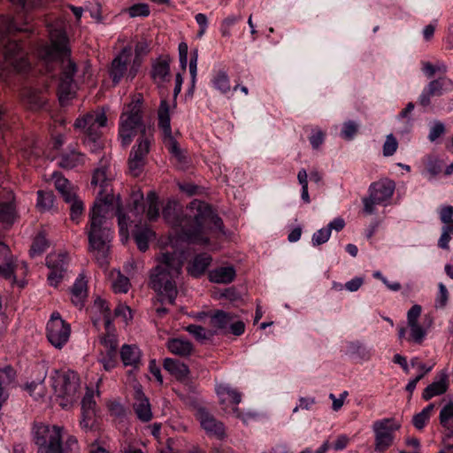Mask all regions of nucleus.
<instances>
[{"instance_id":"f257e3e1","label":"nucleus","mask_w":453,"mask_h":453,"mask_svg":"<svg viewBox=\"0 0 453 453\" xmlns=\"http://www.w3.org/2000/svg\"><path fill=\"white\" fill-rule=\"evenodd\" d=\"M180 212L179 203L169 200L164 207L162 214L167 223L180 227L181 237L190 243L207 244L211 232L223 233L222 219L205 202L194 200L181 214Z\"/></svg>"},{"instance_id":"f03ea898","label":"nucleus","mask_w":453,"mask_h":453,"mask_svg":"<svg viewBox=\"0 0 453 453\" xmlns=\"http://www.w3.org/2000/svg\"><path fill=\"white\" fill-rule=\"evenodd\" d=\"M50 43L39 49V56L46 61L59 60L63 64V71L58 86V100L61 105H66L75 96L76 84L73 76L76 65L70 58L71 49L66 33L62 28L50 29Z\"/></svg>"},{"instance_id":"7ed1b4c3","label":"nucleus","mask_w":453,"mask_h":453,"mask_svg":"<svg viewBox=\"0 0 453 453\" xmlns=\"http://www.w3.org/2000/svg\"><path fill=\"white\" fill-rule=\"evenodd\" d=\"M158 265L150 273V286L158 295V301L174 304L178 295L176 279L181 273V252H165L158 257Z\"/></svg>"},{"instance_id":"20e7f679","label":"nucleus","mask_w":453,"mask_h":453,"mask_svg":"<svg viewBox=\"0 0 453 453\" xmlns=\"http://www.w3.org/2000/svg\"><path fill=\"white\" fill-rule=\"evenodd\" d=\"M110 208L102 203L95 202L89 211V222L87 227L89 250L94 253L101 266L107 264L112 240L111 224L107 221Z\"/></svg>"},{"instance_id":"39448f33","label":"nucleus","mask_w":453,"mask_h":453,"mask_svg":"<svg viewBox=\"0 0 453 453\" xmlns=\"http://www.w3.org/2000/svg\"><path fill=\"white\" fill-rule=\"evenodd\" d=\"M140 50L142 47L137 44L136 56L133 58L132 48L126 46L113 58L108 68V74L114 86L119 85L122 80L130 82L136 77L142 65Z\"/></svg>"},{"instance_id":"423d86ee","label":"nucleus","mask_w":453,"mask_h":453,"mask_svg":"<svg viewBox=\"0 0 453 453\" xmlns=\"http://www.w3.org/2000/svg\"><path fill=\"white\" fill-rule=\"evenodd\" d=\"M52 387L57 401L63 409L69 408L79 398L80 378L73 371L57 373L53 377Z\"/></svg>"},{"instance_id":"0eeeda50","label":"nucleus","mask_w":453,"mask_h":453,"mask_svg":"<svg viewBox=\"0 0 453 453\" xmlns=\"http://www.w3.org/2000/svg\"><path fill=\"white\" fill-rule=\"evenodd\" d=\"M62 428L37 424L34 426V440L38 446V453H65L61 444Z\"/></svg>"},{"instance_id":"6e6552de","label":"nucleus","mask_w":453,"mask_h":453,"mask_svg":"<svg viewBox=\"0 0 453 453\" xmlns=\"http://www.w3.org/2000/svg\"><path fill=\"white\" fill-rule=\"evenodd\" d=\"M138 134L139 138L150 136V140H153V129L142 121V115H122L119 128L122 145H129Z\"/></svg>"},{"instance_id":"1a4fd4ad","label":"nucleus","mask_w":453,"mask_h":453,"mask_svg":"<svg viewBox=\"0 0 453 453\" xmlns=\"http://www.w3.org/2000/svg\"><path fill=\"white\" fill-rule=\"evenodd\" d=\"M395 182L382 179L372 183L369 187V196L363 198V212L371 215L374 212L375 204H380L391 198L395 190Z\"/></svg>"},{"instance_id":"9d476101","label":"nucleus","mask_w":453,"mask_h":453,"mask_svg":"<svg viewBox=\"0 0 453 453\" xmlns=\"http://www.w3.org/2000/svg\"><path fill=\"white\" fill-rule=\"evenodd\" d=\"M401 427L395 418H383L373 423L375 434L374 449L378 452L386 451L394 442V433Z\"/></svg>"},{"instance_id":"9b49d317","label":"nucleus","mask_w":453,"mask_h":453,"mask_svg":"<svg viewBox=\"0 0 453 453\" xmlns=\"http://www.w3.org/2000/svg\"><path fill=\"white\" fill-rule=\"evenodd\" d=\"M112 175L109 173L106 166L96 168L92 176L91 186L98 188L97 197L95 202L102 203V204L111 207L114 196L112 189Z\"/></svg>"},{"instance_id":"f8f14e48","label":"nucleus","mask_w":453,"mask_h":453,"mask_svg":"<svg viewBox=\"0 0 453 453\" xmlns=\"http://www.w3.org/2000/svg\"><path fill=\"white\" fill-rule=\"evenodd\" d=\"M71 335V326L62 319L58 312H53L46 326V336L52 346L61 349Z\"/></svg>"},{"instance_id":"ddd939ff","label":"nucleus","mask_w":453,"mask_h":453,"mask_svg":"<svg viewBox=\"0 0 453 453\" xmlns=\"http://www.w3.org/2000/svg\"><path fill=\"white\" fill-rule=\"evenodd\" d=\"M151 142L150 136L139 138L137 144L133 147L128 158V169L133 176L137 177L142 173Z\"/></svg>"},{"instance_id":"4468645a","label":"nucleus","mask_w":453,"mask_h":453,"mask_svg":"<svg viewBox=\"0 0 453 453\" xmlns=\"http://www.w3.org/2000/svg\"><path fill=\"white\" fill-rule=\"evenodd\" d=\"M217 395L222 410L228 414H234L237 418H242L237 405L241 403L242 395L228 385L220 384L216 388Z\"/></svg>"},{"instance_id":"2eb2a0df","label":"nucleus","mask_w":453,"mask_h":453,"mask_svg":"<svg viewBox=\"0 0 453 453\" xmlns=\"http://www.w3.org/2000/svg\"><path fill=\"white\" fill-rule=\"evenodd\" d=\"M4 58L5 62L18 72H25L28 68L23 47L15 41H9L4 45Z\"/></svg>"},{"instance_id":"dca6fc26","label":"nucleus","mask_w":453,"mask_h":453,"mask_svg":"<svg viewBox=\"0 0 453 453\" xmlns=\"http://www.w3.org/2000/svg\"><path fill=\"white\" fill-rule=\"evenodd\" d=\"M68 264L66 253H51L46 257V265L50 269L48 280L51 286H57L64 277Z\"/></svg>"},{"instance_id":"f3484780","label":"nucleus","mask_w":453,"mask_h":453,"mask_svg":"<svg viewBox=\"0 0 453 453\" xmlns=\"http://www.w3.org/2000/svg\"><path fill=\"white\" fill-rule=\"evenodd\" d=\"M100 342L104 346V350L101 352L99 361L105 371H110L117 365V337L112 334H107L100 338Z\"/></svg>"},{"instance_id":"a211bd4d","label":"nucleus","mask_w":453,"mask_h":453,"mask_svg":"<svg viewBox=\"0 0 453 453\" xmlns=\"http://www.w3.org/2000/svg\"><path fill=\"white\" fill-rule=\"evenodd\" d=\"M196 418L201 426L210 436L222 440L226 437L225 426L222 422L217 420L212 414L203 408H200L196 411Z\"/></svg>"},{"instance_id":"6ab92c4d","label":"nucleus","mask_w":453,"mask_h":453,"mask_svg":"<svg viewBox=\"0 0 453 453\" xmlns=\"http://www.w3.org/2000/svg\"><path fill=\"white\" fill-rule=\"evenodd\" d=\"M23 101L31 111H50L47 96L35 88H26L23 92Z\"/></svg>"},{"instance_id":"aec40b11","label":"nucleus","mask_w":453,"mask_h":453,"mask_svg":"<svg viewBox=\"0 0 453 453\" xmlns=\"http://www.w3.org/2000/svg\"><path fill=\"white\" fill-rule=\"evenodd\" d=\"M170 62L171 58L169 55L159 56L152 62L151 77L155 82L162 83L165 81L166 77L169 76Z\"/></svg>"},{"instance_id":"412c9836","label":"nucleus","mask_w":453,"mask_h":453,"mask_svg":"<svg viewBox=\"0 0 453 453\" xmlns=\"http://www.w3.org/2000/svg\"><path fill=\"white\" fill-rule=\"evenodd\" d=\"M134 411L138 418L142 422H148L152 418V412L149 399L145 396L143 392L138 388L134 394Z\"/></svg>"},{"instance_id":"4be33fe9","label":"nucleus","mask_w":453,"mask_h":453,"mask_svg":"<svg viewBox=\"0 0 453 453\" xmlns=\"http://www.w3.org/2000/svg\"><path fill=\"white\" fill-rule=\"evenodd\" d=\"M449 388L448 374L441 372L437 375V380L428 385L422 393V397L428 401L431 398L444 394Z\"/></svg>"},{"instance_id":"5701e85b","label":"nucleus","mask_w":453,"mask_h":453,"mask_svg":"<svg viewBox=\"0 0 453 453\" xmlns=\"http://www.w3.org/2000/svg\"><path fill=\"white\" fill-rule=\"evenodd\" d=\"M53 180L56 189L61 194L65 202L71 203L77 196L76 188L61 173H53Z\"/></svg>"},{"instance_id":"b1692460","label":"nucleus","mask_w":453,"mask_h":453,"mask_svg":"<svg viewBox=\"0 0 453 453\" xmlns=\"http://www.w3.org/2000/svg\"><path fill=\"white\" fill-rule=\"evenodd\" d=\"M163 366L180 381H184L188 378L189 369L188 365L179 360L167 357L164 360Z\"/></svg>"},{"instance_id":"393cba45","label":"nucleus","mask_w":453,"mask_h":453,"mask_svg":"<svg viewBox=\"0 0 453 453\" xmlns=\"http://www.w3.org/2000/svg\"><path fill=\"white\" fill-rule=\"evenodd\" d=\"M141 350L135 345L124 344L120 349V358L124 366L138 368L141 364Z\"/></svg>"},{"instance_id":"a878e982","label":"nucleus","mask_w":453,"mask_h":453,"mask_svg":"<svg viewBox=\"0 0 453 453\" xmlns=\"http://www.w3.org/2000/svg\"><path fill=\"white\" fill-rule=\"evenodd\" d=\"M15 270L11 250L7 245L0 242V275L10 279Z\"/></svg>"},{"instance_id":"bb28decb","label":"nucleus","mask_w":453,"mask_h":453,"mask_svg":"<svg viewBox=\"0 0 453 453\" xmlns=\"http://www.w3.org/2000/svg\"><path fill=\"white\" fill-rule=\"evenodd\" d=\"M236 276L234 266H221L211 270L209 273V279L211 282L219 284L231 283Z\"/></svg>"},{"instance_id":"cd10ccee","label":"nucleus","mask_w":453,"mask_h":453,"mask_svg":"<svg viewBox=\"0 0 453 453\" xmlns=\"http://www.w3.org/2000/svg\"><path fill=\"white\" fill-rule=\"evenodd\" d=\"M211 262V257L206 253L199 254L188 265L187 270L188 274L197 278L204 273Z\"/></svg>"},{"instance_id":"c85d7f7f","label":"nucleus","mask_w":453,"mask_h":453,"mask_svg":"<svg viewBox=\"0 0 453 453\" xmlns=\"http://www.w3.org/2000/svg\"><path fill=\"white\" fill-rule=\"evenodd\" d=\"M166 346L171 353L184 357L190 356L194 350L193 344L189 341L180 338L170 339Z\"/></svg>"},{"instance_id":"c756f323","label":"nucleus","mask_w":453,"mask_h":453,"mask_svg":"<svg viewBox=\"0 0 453 453\" xmlns=\"http://www.w3.org/2000/svg\"><path fill=\"white\" fill-rule=\"evenodd\" d=\"M88 296L87 281L83 274H81L72 288V302L76 306H83Z\"/></svg>"},{"instance_id":"7c9ffc66","label":"nucleus","mask_w":453,"mask_h":453,"mask_svg":"<svg viewBox=\"0 0 453 453\" xmlns=\"http://www.w3.org/2000/svg\"><path fill=\"white\" fill-rule=\"evenodd\" d=\"M427 85L429 86V93L435 94L438 96L453 90V81L447 76L434 79Z\"/></svg>"},{"instance_id":"2f4dec72","label":"nucleus","mask_w":453,"mask_h":453,"mask_svg":"<svg viewBox=\"0 0 453 453\" xmlns=\"http://www.w3.org/2000/svg\"><path fill=\"white\" fill-rule=\"evenodd\" d=\"M440 424L447 431V436L453 435V402L446 403L440 411Z\"/></svg>"},{"instance_id":"473e14b6","label":"nucleus","mask_w":453,"mask_h":453,"mask_svg":"<svg viewBox=\"0 0 453 453\" xmlns=\"http://www.w3.org/2000/svg\"><path fill=\"white\" fill-rule=\"evenodd\" d=\"M234 317L224 311L218 310L210 318V326L215 329L226 330L229 327Z\"/></svg>"},{"instance_id":"72a5a7b5","label":"nucleus","mask_w":453,"mask_h":453,"mask_svg":"<svg viewBox=\"0 0 453 453\" xmlns=\"http://www.w3.org/2000/svg\"><path fill=\"white\" fill-rule=\"evenodd\" d=\"M83 161V155L73 150L69 153L63 154L60 157L58 165L62 168L72 169L81 165Z\"/></svg>"},{"instance_id":"f704fd0d","label":"nucleus","mask_w":453,"mask_h":453,"mask_svg":"<svg viewBox=\"0 0 453 453\" xmlns=\"http://www.w3.org/2000/svg\"><path fill=\"white\" fill-rule=\"evenodd\" d=\"M148 108L145 105L143 96L141 93H135L131 96L130 102L127 104L123 113H142L147 111Z\"/></svg>"},{"instance_id":"c9c22d12","label":"nucleus","mask_w":453,"mask_h":453,"mask_svg":"<svg viewBox=\"0 0 453 453\" xmlns=\"http://www.w3.org/2000/svg\"><path fill=\"white\" fill-rule=\"evenodd\" d=\"M147 218L150 221H154L159 217L158 196L154 190L148 192L146 196Z\"/></svg>"},{"instance_id":"e433bc0d","label":"nucleus","mask_w":453,"mask_h":453,"mask_svg":"<svg viewBox=\"0 0 453 453\" xmlns=\"http://www.w3.org/2000/svg\"><path fill=\"white\" fill-rule=\"evenodd\" d=\"M154 236L151 229L145 227L134 232V238L137 244L138 249L144 252L149 248V241Z\"/></svg>"},{"instance_id":"4c0bfd02","label":"nucleus","mask_w":453,"mask_h":453,"mask_svg":"<svg viewBox=\"0 0 453 453\" xmlns=\"http://www.w3.org/2000/svg\"><path fill=\"white\" fill-rule=\"evenodd\" d=\"M37 207L41 211L50 210L54 205L55 196L52 191L39 190L37 192Z\"/></svg>"},{"instance_id":"58836bf2","label":"nucleus","mask_w":453,"mask_h":453,"mask_svg":"<svg viewBox=\"0 0 453 453\" xmlns=\"http://www.w3.org/2000/svg\"><path fill=\"white\" fill-rule=\"evenodd\" d=\"M15 217V208L12 202L0 203V223L12 225Z\"/></svg>"},{"instance_id":"ea45409f","label":"nucleus","mask_w":453,"mask_h":453,"mask_svg":"<svg viewBox=\"0 0 453 453\" xmlns=\"http://www.w3.org/2000/svg\"><path fill=\"white\" fill-rule=\"evenodd\" d=\"M164 143L168 150L175 157L180 163H186L187 158L184 151L180 148L178 142L173 136H169L167 139H164Z\"/></svg>"},{"instance_id":"a19ab883","label":"nucleus","mask_w":453,"mask_h":453,"mask_svg":"<svg viewBox=\"0 0 453 453\" xmlns=\"http://www.w3.org/2000/svg\"><path fill=\"white\" fill-rule=\"evenodd\" d=\"M213 86L222 93H227L231 89L228 75L225 71H219L212 80Z\"/></svg>"},{"instance_id":"79ce46f5","label":"nucleus","mask_w":453,"mask_h":453,"mask_svg":"<svg viewBox=\"0 0 453 453\" xmlns=\"http://www.w3.org/2000/svg\"><path fill=\"white\" fill-rule=\"evenodd\" d=\"M15 374V371L11 366L0 370V388L9 391L10 387L14 382Z\"/></svg>"},{"instance_id":"37998d69","label":"nucleus","mask_w":453,"mask_h":453,"mask_svg":"<svg viewBox=\"0 0 453 453\" xmlns=\"http://www.w3.org/2000/svg\"><path fill=\"white\" fill-rule=\"evenodd\" d=\"M48 246H49V243H48L46 237L42 234H38L35 238L33 244L31 246V249H30L31 257H35V256L41 255L42 252L45 251V250L48 248Z\"/></svg>"},{"instance_id":"c03bdc74","label":"nucleus","mask_w":453,"mask_h":453,"mask_svg":"<svg viewBox=\"0 0 453 453\" xmlns=\"http://www.w3.org/2000/svg\"><path fill=\"white\" fill-rule=\"evenodd\" d=\"M130 287V281L127 277L117 273L116 278L112 281V289L115 293H127Z\"/></svg>"},{"instance_id":"a18cd8bd","label":"nucleus","mask_w":453,"mask_h":453,"mask_svg":"<svg viewBox=\"0 0 453 453\" xmlns=\"http://www.w3.org/2000/svg\"><path fill=\"white\" fill-rule=\"evenodd\" d=\"M69 203L71 204L70 219L72 221L78 224L79 219L83 214V211H84L83 202L81 199H79L78 196H75L74 199Z\"/></svg>"},{"instance_id":"49530a36","label":"nucleus","mask_w":453,"mask_h":453,"mask_svg":"<svg viewBox=\"0 0 453 453\" xmlns=\"http://www.w3.org/2000/svg\"><path fill=\"white\" fill-rule=\"evenodd\" d=\"M94 309L99 311L103 315V319L106 326L111 323V310L105 300L97 297L94 302Z\"/></svg>"},{"instance_id":"de8ad7c7","label":"nucleus","mask_w":453,"mask_h":453,"mask_svg":"<svg viewBox=\"0 0 453 453\" xmlns=\"http://www.w3.org/2000/svg\"><path fill=\"white\" fill-rule=\"evenodd\" d=\"M242 19V17L241 15H231L223 19L220 26V32L222 36H231V27H233L236 22Z\"/></svg>"},{"instance_id":"09e8293b","label":"nucleus","mask_w":453,"mask_h":453,"mask_svg":"<svg viewBox=\"0 0 453 453\" xmlns=\"http://www.w3.org/2000/svg\"><path fill=\"white\" fill-rule=\"evenodd\" d=\"M131 18L147 17L150 15V8L147 4H136L127 10Z\"/></svg>"},{"instance_id":"8fccbe9b","label":"nucleus","mask_w":453,"mask_h":453,"mask_svg":"<svg viewBox=\"0 0 453 453\" xmlns=\"http://www.w3.org/2000/svg\"><path fill=\"white\" fill-rule=\"evenodd\" d=\"M358 132V125L352 120H349L343 124L341 134L345 140H351Z\"/></svg>"},{"instance_id":"3c124183","label":"nucleus","mask_w":453,"mask_h":453,"mask_svg":"<svg viewBox=\"0 0 453 453\" xmlns=\"http://www.w3.org/2000/svg\"><path fill=\"white\" fill-rule=\"evenodd\" d=\"M132 204L131 210L139 212L144 211L143 193L140 190H134L131 194Z\"/></svg>"},{"instance_id":"603ef678","label":"nucleus","mask_w":453,"mask_h":453,"mask_svg":"<svg viewBox=\"0 0 453 453\" xmlns=\"http://www.w3.org/2000/svg\"><path fill=\"white\" fill-rule=\"evenodd\" d=\"M398 142L393 134H388L383 144V155L385 157L392 156L397 150Z\"/></svg>"},{"instance_id":"864d4df0","label":"nucleus","mask_w":453,"mask_h":453,"mask_svg":"<svg viewBox=\"0 0 453 453\" xmlns=\"http://www.w3.org/2000/svg\"><path fill=\"white\" fill-rule=\"evenodd\" d=\"M116 215L118 217V223H119L120 234H127L129 220H128V218L126 216V214L123 213L122 206L120 203H118L117 210H116Z\"/></svg>"},{"instance_id":"5fc2aeb1","label":"nucleus","mask_w":453,"mask_h":453,"mask_svg":"<svg viewBox=\"0 0 453 453\" xmlns=\"http://www.w3.org/2000/svg\"><path fill=\"white\" fill-rule=\"evenodd\" d=\"M331 235L330 228H321L318 230L313 235H312V244L314 246H319L320 244H323L329 240V237Z\"/></svg>"},{"instance_id":"6e6d98bb","label":"nucleus","mask_w":453,"mask_h":453,"mask_svg":"<svg viewBox=\"0 0 453 453\" xmlns=\"http://www.w3.org/2000/svg\"><path fill=\"white\" fill-rule=\"evenodd\" d=\"M95 411H81V426L85 430L92 428L95 423Z\"/></svg>"},{"instance_id":"4d7b16f0","label":"nucleus","mask_w":453,"mask_h":453,"mask_svg":"<svg viewBox=\"0 0 453 453\" xmlns=\"http://www.w3.org/2000/svg\"><path fill=\"white\" fill-rule=\"evenodd\" d=\"M106 123V115H96V118L93 117V120L91 121L88 127L89 135H96V129L99 127H105Z\"/></svg>"},{"instance_id":"13d9d810","label":"nucleus","mask_w":453,"mask_h":453,"mask_svg":"<svg viewBox=\"0 0 453 453\" xmlns=\"http://www.w3.org/2000/svg\"><path fill=\"white\" fill-rule=\"evenodd\" d=\"M439 293L436 298L435 307L443 308L446 306L449 299V292L444 284L440 283L438 285Z\"/></svg>"},{"instance_id":"bf43d9fd","label":"nucleus","mask_w":453,"mask_h":453,"mask_svg":"<svg viewBox=\"0 0 453 453\" xmlns=\"http://www.w3.org/2000/svg\"><path fill=\"white\" fill-rule=\"evenodd\" d=\"M437 96L435 94L429 93V86L426 85L418 98V104L426 108L431 104L432 98Z\"/></svg>"},{"instance_id":"052dcab7","label":"nucleus","mask_w":453,"mask_h":453,"mask_svg":"<svg viewBox=\"0 0 453 453\" xmlns=\"http://www.w3.org/2000/svg\"><path fill=\"white\" fill-rule=\"evenodd\" d=\"M186 331H188L190 334H192L196 340H205L208 338L206 330L202 326L198 325H189L186 327Z\"/></svg>"},{"instance_id":"680f3d73","label":"nucleus","mask_w":453,"mask_h":453,"mask_svg":"<svg viewBox=\"0 0 453 453\" xmlns=\"http://www.w3.org/2000/svg\"><path fill=\"white\" fill-rule=\"evenodd\" d=\"M179 50V60L180 65L183 72L186 71L188 65V46L185 42H181L178 46Z\"/></svg>"},{"instance_id":"e2e57ef3","label":"nucleus","mask_w":453,"mask_h":453,"mask_svg":"<svg viewBox=\"0 0 453 453\" xmlns=\"http://www.w3.org/2000/svg\"><path fill=\"white\" fill-rule=\"evenodd\" d=\"M159 116V127L162 129L164 134V139L169 138V136H173L171 130V119L170 115H158Z\"/></svg>"},{"instance_id":"0e129e2a","label":"nucleus","mask_w":453,"mask_h":453,"mask_svg":"<svg viewBox=\"0 0 453 453\" xmlns=\"http://www.w3.org/2000/svg\"><path fill=\"white\" fill-rule=\"evenodd\" d=\"M195 19L199 26V30L197 32V37L201 38L205 34L208 27V19L207 16L203 13H197L195 16Z\"/></svg>"},{"instance_id":"69168bd1","label":"nucleus","mask_w":453,"mask_h":453,"mask_svg":"<svg viewBox=\"0 0 453 453\" xmlns=\"http://www.w3.org/2000/svg\"><path fill=\"white\" fill-rule=\"evenodd\" d=\"M95 115H83L81 118H78L74 122V127L83 129L87 134H89L88 127L93 120V117Z\"/></svg>"},{"instance_id":"338daca9","label":"nucleus","mask_w":453,"mask_h":453,"mask_svg":"<svg viewBox=\"0 0 453 453\" xmlns=\"http://www.w3.org/2000/svg\"><path fill=\"white\" fill-rule=\"evenodd\" d=\"M409 326L411 327V339L414 342L420 343L423 341L426 334L423 328L418 324L409 325Z\"/></svg>"},{"instance_id":"774afa93","label":"nucleus","mask_w":453,"mask_h":453,"mask_svg":"<svg viewBox=\"0 0 453 453\" xmlns=\"http://www.w3.org/2000/svg\"><path fill=\"white\" fill-rule=\"evenodd\" d=\"M444 132V125L441 122H436L431 128L428 138L431 142H434L437 138L442 135Z\"/></svg>"}]
</instances>
